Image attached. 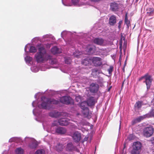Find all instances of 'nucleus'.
I'll return each instance as SVG.
<instances>
[{"label":"nucleus","instance_id":"nucleus-1","mask_svg":"<svg viewBox=\"0 0 154 154\" xmlns=\"http://www.w3.org/2000/svg\"><path fill=\"white\" fill-rule=\"evenodd\" d=\"M35 57L38 63H43L49 59L51 60L52 57L45 51L43 52H37L35 55Z\"/></svg>","mask_w":154,"mask_h":154},{"label":"nucleus","instance_id":"nucleus-2","mask_svg":"<svg viewBox=\"0 0 154 154\" xmlns=\"http://www.w3.org/2000/svg\"><path fill=\"white\" fill-rule=\"evenodd\" d=\"M143 79H145V80L143 81V82L146 83L147 88V89H149L150 88L152 80L151 76L149 75L148 73H146L143 76L140 78L138 80L141 81Z\"/></svg>","mask_w":154,"mask_h":154},{"label":"nucleus","instance_id":"nucleus-3","mask_svg":"<svg viewBox=\"0 0 154 154\" xmlns=\"http://www.w3.org/2000/svg\"><path fill=\"white\" fill-rule=\"evenodd\" d=\"M154 132V129L152 126L147 127L145 128L143 131V135L147 137H151Z\"/></svg>","mask_w":154,"mask_h":154},{"label":"nucleus","instance_id":"nucleus-4","mask_svg":"<svg viewBox=\"0 0 154 154\" xmlns=\"http://www.w3.org/2000/svg\"><path fill=\"white\" fill-rule=\"evenodd\" d=\"M102 59L98 57H94L91 59V61L94 65L98 67L101 66L102 64Z\"/></svg>","mask_w":154,"mask_h":154},{"label":"nucleus","instance_id":"nucleus-5","mask_svg":"<svg viewBox=\"0 0 154 154\" xmlns=\"http://www.w3.org/2000/svg\"><path fill=\"white\" fill-rule=\"evenodd\" d=\"M99 88V85L96 83H92L90 85V91L92 93H96Z\"/></svg>","mask_w":154,"mask_h":154},{"label":"nucleus","instance_id":"nucleus-6","mask_svg":"<svg viewBox=\"0 0 154 154\" xmlns=\"http://www.w3.org/2000/svg\"><path fill=\"white\" fill-rule=\"evenodd\" d=\"M81 134L78 131L74 132L72 135L73 140L75 142H78L81 140Z\"/></svg>","mask_w":154,"mask_h":154},{"label":"nucleus","instance_id":"nucleus-7","mask_svg":"<svg viewBox=\"0 0 154 154\" xmlns=\"http://www.w3.org/2000/svg\"><path fill=\"white\" fill-rule=\"evenodd\" d=\"M71 98L68 96H64L61 97L60 99L61 103L68 105L70 103Z\"/></svg>","mask_w":154,"mask_h":154},{"label":"nucleus","instance_id":"nucleus-8","mask_svg":"<svg viewBox=\"0 0 154 154\" xmlns=\"http://www.w3.org/2000/svg\"><path fill=\"white\" fill-rule=\"evenodd\" d=\"M69 121L67 118H62L58 120V123L60 125L65 126L69 124Z\"/></svg>","mask_w":154,"mask_h":154},{"label":"nucleus","instance_id":"nucleus-9","mask_svg":"<svg viewBox=\"0 0 154 154\" xmlns=\"http://www.w3.org/2000/svg\"><path fill=\"white\" fill-rule=\"evenodd\" d=\"M45 98L48 99L45 97H42L41 98L42 102L41 104V106L42 108L45 109H46L48 104L49 103V101H46Z\"/></svg>","mask_w":154,"mask_h":154},{"label":"nucleus","instance_id":"nucleus-10","mask_svg":"<svg viewBox=\"0 0 154 154\" xmlns=\"http://www.w3.org/2000/svg\"><path fill=\"white\" fill-rule=\"evenodd\" d=\"M75 147L72 143H69L67 144L66 149L67 151L72 152L75 150Z\"/></svg>","mask_w":154,"mask_h":154},{"label":"nucleus","instance_id":"nucleus-11","mask_svg":"<svg viewBox=\"0 0 154 154\" xmlns=\"http://www.w3.org/2000/svg\"><path fill=\"white\" fill-rule=\"evenodd\" d=\"M86 102L89 106H93L96 103L95 99L93 97H89Z\"/></svg>","mask_w":154,"mask_h":154},{"label":"nucleus","instance_id":"nucleus-12","mask_svg":"<svg viewBox=\"0 0 154 154\" xmlns=\"http://www.w3.org/2000/svg\"><path fill=\"white\" fill-rule=\"evenodd\" d=\"M104 41V40L101 38H95L93 40V42L94 44L99 45H102Z\"/></svg>","mask_w":154,"mask_h":154},{"label":"nucleus","instance_id":"nucleus-13","mask_svg":"<svg viewBox=\"0 0 154 154\" xmlns=\"http://www.w3.org/2000/svg\"><path fill=\"white\" fill-rule=\"evenodd\" d=\"M116 23V18L115 15H112L109 18V23L110 25L114 26Z\"/></svg>","mask_w":154,"mask_h":154},{"label":"nucleus","instance_id":"nucleus-14","mask_svg":"<svg viewBox=\"0 0 154 154\" xmlns=\"http://www.w3.org/2000/svg\"><path fill=\"white\" fill-rule=\"evenodd\" d=\"M51 51L54 54H60L61 53V49L58 48L56 46L52 47L51 48Z\"/></svg>","mask_w":154,"mask_h":154},{"label":"nucleus","instance_id":"nucleus-15","mask_svg":"<svg viewBox=\"0 0 154 154\" xmlns=\"http://www.w3.org/2000/svg\"><path fill=\"white\" fill-rule=\"evenodd\" d=\"M110 9L113 11H117L118 9V5L116 2H112L110 3Z\"/></svg>","mask_w":154,"mask_h":154},{"label":"nucleus","instance_id":"nucleus-16","mask_svg":"<svg viewBox=\"0 0 154 154\" xmlns=\"http://www.w3.org/2000/svg\"><path fill=\"white\" fill-rule=\"evenodd\" d=\"M66 131L65 128L62 127H59L56 129V132L60 134H63Z\"/></svg>","mask_w":154,"mask_h":154},{"label":"nucleus","instance_id":"nucleus-17","mask_svg":"<svg viewBox=\"0 0 154 154\" xmlns=\"http://www.w3.org/2000/svg\"><path fill=\"white\" fill-rule=\"evenodd\" d=\"M141 147V144L140 142H137L133 143V149L140 150Z\"/></svg>","mask_w":154,"mask_h":154},{"label":"nucleus","instance_id":"nucleus-18","mask_svg":"<svg viewBox=\"0 0 154 154\" xmlns=\"http://www.w3.org/2000/svg\"><path fill=\"white\" fill-rule=\"evenodd\" d=\"M54 149L57 152L62 151L63 149V145L60 143H58L54 146Z\"/></svg>","mask_w":154,"mask_h":154},{"label":"nucleus","instance_id":"nucleus-19","mask_svg":"<svg viewBox=\"0 0 154 154\" xmlns=\"http://www.w3.org/2000/svg\"><path fill=\"white\" fill-rule=\"evenodd\" d=\"M82 112L84 116L88 118L90 116V114L88 108L82 110Z\"/></svg>","mask_w":154,"mask_h":154},{"label":"nucleus","instance_id":"nucleus-20","mask_svg":"<svg viewBox=\"0 0 154 154\" xmlns=\"http://www.w3.org/2000/svg\"><path fill=\"white\" fill-rule=\"evenodd\" d=\"M46 101H49V103L53 104H57L59 103V101L58 100H56L54 99H45Z\"/></svg>","mask_w":154,"mask_h":154},{"label":"nucleus","instance_id":"nucleus-21","mask_svg":"<svg viewBox=\"0 0 154 154\" xmlns=\"http://www.w3.org/2000/svg\"><path fill=\"white\" fill-rule=\"evenodd\" d=\"M125 23L127 25V27L128 28L130 26V21L128 19V13L125 14Z\"/></svg>","mask_w":154,"mask_h":154},{"label":"nucleus","instance_id":"nucleus-22","mask_svg":"<svg viewBox=\"0 0 154 154\" xmlns=\"http://www.w3.org/2000/svg\"><path fill=\"white\" fill-rule=\"evenodd\" d=\"M143 102L142 101H138L136 103L134 107L135 108H137L139 109L143 105Z\"/></svg>","mask_w":154,"mask_h":154},{"label":"nucleus","instance_id":"nucleus-23","mask_svg":"<svg viewBox=\"0 0 154 154\" xmlns=\"http://www.w3.org/2000/svg\"><path fill=\"white\" fill-rule=\"evenodd\" d=\"M24 150L21 147L17 148L15 150L16 154H23Z\"/></svg>","mask_w":154,"mask_h":154},{"label":"nucleus","instance_id":"nucleus-24","mask_svg":"<svg viewBox=\"0 0 154 154\" xmlns=\"http://www.w3.org/2000/svg\"><path fill=\"white\" fill-rule=\"evenodd\" d=\"M60 114L58 112H52L49 113L50 116L52 117L57 118L59 117Z\"/></svg>","mask_w":154,"mask_h":154},{"label":"nucleus","instance_id":"nucleus-25","mask_svg":"<svg viewBox=\"0 0 154 154\" xmlns=\"http://www.w3.org/2000/svg\"><path fill=\"white\" fill-rule=\"evenodd\" d=\"M88 106L86 101L82 102L80 103V106L82 110L88 108Z\"/></svg>","mask_w":154,"mask_h":154},{"label":"nucleus","instance_id":"nucleus-26","mask_svg":"<svg viewBox=\"0 0 154 154\" xmlns=\"http://www.w3.org/2000/svg\"><path fill=\"white\" fill-rule=\"evenodd\" d=\"M147 14L149 16H152L154 13V9L153 8H148L147 10Z\"/></svg>","mask_w":154,"mask_h":154},{"label":"nucleus","instance_id":"nucleus-27","mask_svg":"<svg viewBox=\"0 0 154 154\" xmlns=\"http://www.w3.org/2000/svg\"><path fill=\"white\" fill-rule=\"evenodd\" d=\"M37 146V144L35 141L32 142L29 145V148L31 149H35Z\"/></svg>","mask_w":154,"mask_h":154},{"label":"nucleus","instance_id":"nucleus-28","mask_svg":"<svg viewBox=\"0 0 154 154\" xmlns=\"http://www.w3.org/2000/svg\"><path fill=\"white\" fill-rule=\"evenodd\" d=\"M154 117V109H152L149 113L146 115V117L148 118Z\"/></svg>","mask_w":154,"mask_h":154},{"label":"nucleus","instance_id":"nucleus-29","mask_svg":"<svg viewBox=\"0 0 154 154\" xmlns=\"http://www.w3.org/2000/svg\"><path fill=\"white\" fill-rule=\"evenodd\" d=\"M38 52H43L45 51H46L43 45H38Z\"/></svg>","mask_w":154,"mask_h":154},{"label":"nucleus","instance_id":"nucleus-30","mask_svg":"<svg viewBox=\"0 0 154 154\" xmlns=\"http://www.w3.org/2000/svg\"><path fill=\"white\" fill-rule=\"evenodd\" d=\"M147 118L146 117V115H144L143 116H140L136 119L134 121H136L137 122H139L141 121V120L144 119L145 118Z\"/></svg>","mask_w":154,"mask_h":154},{"label":"nucleus","instance_id":"nucleus-31","mask_svg":"<svg viewBox=\"0 0 154 154\" xmlns=\"http://www.w3.org/2000/svg\"><path fill=\"white\" fill-rule=\"evenodd\" d=\"M82 53L78 51H76V52H74L73 54L74 57H79L81 54Z\"/></svg>","mask_w":154,"mask_h":154},{"label":"nucleus","instance_id":"nucleus-32","mask_svg":"<svg viewBox=\"0 0 154 154\" xmlns=\"http://www.w3.org/2000/svg\"><path fill=\"white\" fill-rule=\"evenodd\" d=\"M35 153V154H45V152L43 149H38L36 151Z\"/></svg>","mask_w":154,"mask_h":154},{"label":"nucleus","instance_id":"nucleus-33","mask_svg":"<svg viewBox=\"0 0 154 154\" xmlns=\"http://www.w3.org/2000/svg\"><path fill=\"white\" fill-rule=\"evenodd\" d=\"M88 60V58L84 59L82 61L83 64L85 66H87V65L89 63Z\"/></svg>","mask_w":154,"mask_h":154},{"label":"nucleus","instance_id":"nucleus-34","mask_svg":"<svg viewBox=\"0 0 154 154\" xmlns=\"http://www.w3.org/2000/svg\"><path fill=\"white\" fill-rule=\"evenodd\" d=\"M29 51L30 53H35L37 51V49L35 47L32 46L30 47Z\"/></svg>","mask_w":154,"mask_h":154},{"label":"nucleus","instance_id":"nucleus-35","mask_svg":"<svg viewBox=\"0 0 154 154\" xmlns=\"http://www.w3.org/2000/svg\"><path fill=\"white\" fill-rule=\"evenodd\" d=\"M65 62L66 63L70 64L71 63V60L69 57H66L65 58Z\"/></svg>","mask_w":154,"mask_h":154},{"label":"nucleus","instance_id":"nucleus-36","mask_svg":"<svg viewBox=\"0 0 154 154\" xmlns=\"http://www.w3.org/2000/svg\"><path fill=\"white\" fill-rule=\"evenodd\" d=\"M140 152V150L132 149L131 152V154H139Z\"/></svg>","mask_w":154,"mask_h":154},{"label":"nucleus","instance_id":"nucleus-37","mask_svg":"<svg viewBox=\"0 0 154 154\" xmlns=\"http://www.w3.org/2000/svg\"><path fill=\"white\" fill-rule=\"evenodd\" d=\"M25 60L26 62H30L32 60V57L29 56H27L25 58Z\"/></svg>","mask_w":154,"mask_h":154},{"label":"nucleus","instance_id":"nucleus-38","mask_svg":"<svg viewBox=\"0 0 154 154\" xmlns=\"http://www.w3.org/2000/svg\"><path fill=\"white\" fill-rule=\"evenodd\" d=\"M135 138V136L133 134H130L128 137V139L130 140H133Z\"/></svg>","mask_w":154,"mask_h":154},{"label":"nucleus","instance_id":"nucleus-39","mask_svg":"<svg viewBox=\"0 0 154 154\" xmlns=\"http://www.w3.org/2000/svg\"><path fill=\"white\" fill-rule=\"evenodd\" d=\"M113 67L112 66H110L109 68L107 70L109 74H110L112 72Z\"/></svg>","mask_w":154,"mask_h":154},{"label":"nucleus","instance_id":"nucleus-40","mask_svg":"<svg viewBox=\"0 0 154 154\" xmlns=\"http://www.w3.org/2000/svg\"><path fill=\"white\" fill-rule=\"evenodd\" d=\"M58 123H59L58 121H54V122L53 123H52V125L53 126H56L58 125Z\"/></svg>","mask_w":154,"mask_h":154},{"label":"nucleus","instance_id":"nucleus-41","mask_svg":"<svg viewBox=\"0 0 154 154\" xmlns=\"http://www.w3.org/2000/svg\"><path fill=\"white\" fill-rule=\"evenodd\" d=\"M79 0H72V3L74 5H76L79 2Z\"/></svg>","mask_w":154,"mask_h":154},{"label":"nucleus","instance_id":"nucleus-42","mask_svg":"<svg viewBox=\"0 0 154 154\" xmlns=\"http://www.w3.org/2000/svg\"><path fill=\"white\" fill-rule=\"evenodd\" d=\"M51 63L52 64H54L56 62V60L55 59H51Z\"/></svg>","mask_w":154,"mask_h":154},{"label":"nucleus","instance_id":"nucleus-43","mask_svg":"<svg viewBox=\"0 0 154 154\" xmlns=\"http://www.w3.org/2000/svg\"><path fill=\"white\" fill-rule=\"evenodd\" d=\"M122 23V20L119 21V22L118 23V27L119 29H120L121 27V25Z\"/></svg>","mask_w":154,"mask_h":154},{"label":"nucleus","instance_id":"nucleus-44","mask_svg":"<svg viewBox=\"0 0 154 154\" xmlns=\"http://www.w3.org/2000/svg\"><path fill=\"white\" fill-rule=\"evenodd\" d=\"M76 100L78 102L79 101V99H80V97L79 96H78L76 97H75Z\"/></svg>","mask_w":154,"mask_h":154},{"label":"nucleus","instance_id":"nucleus-45","mask_svg":"<svg viewBox=\"0 0 154 154\" xmlns=\"http://www.w3.org/2000/svg\"><path fill=\"white\" fill-rule=\"evenodd\" d=\"M92 2H99L100 1V0H89Z\"/></svg>","mask_w":154,"mask_h":154},{"label":"nucleus","instance_id":"nucleus-46","mask_svg":"<svg viewBox=\"0 0 154 154\" xmlns=\"http://www.w3.org/2000/svg\"><path fill=\"white\" fill-rule=\"evenodd\" d=\"M88 139V137H85L83 139L84 141H87Z\"/></svg>","mask_w":154,"mask_h":154},{"label":"nucleus","instance_id":"nucleus-47","mask_svg":"<svg viewBox=\"0 0 154 154\" xmlns=\"http://www.w3.org/2000/svg\"><path fill=\"white\" fill-rule=\"evenodd\" d=\"M127 60V58L126 59V60H125V61L124 64V67H125V66L126 65Z\"/></svg>","mask_w":154,"mask_h":154},{"label":"nucleus","instance_id":"nucleus-48","mask_svg":"<svg viewBox=\"0 0 154 154\" xmlns=\"http://www.w3.org/2000/svg\"><path fill=\"white\" fill-rule=\"evenodd\" d=\"M98 71V70L96 69H94L93 70V72H97Z\"/></svg>","mask_w":154,"mask_h":154},{"label":"nucleus","instance_id":"nucleus-49","mask_svg":"<svg viewBox=\"0 0 154 154\" xmlns=\"http://www.w3.org/2000/svg\"><path fill=\"white\" fill-rule=\"evenodd\" d=\"M135 121V120H134L133 121H132V124H135V123H136L137 122H136V121Z\"/></svg>","mask_w":154,"mask_h":154},{"label":"nucleus","instance_id":"nucleus-50","mask_svg":"<svg viewBox=\"0 0 154 154\" xmlns=\"http://www.w3.org/2000/svg\"><path fill=\"white\" fill-rule=\"evenodd\" d=\"M125 67H124V66L123 68H122V70L123 71V72H125Z\"/></svg>","mask_w":154,"mask_h":154},{"label":"nucleus","instance_id":"nucleus-51","mask_svg":"<svg viewBox=\"0 0 154 154\" xmlns=\"http://www.w3.org/2000/svg\"><path fill=\"white\" fill-rule=\"evenodd\" d=\"M89 51H91L92 50V48H90L89 49Z\"/></svg>","mask_w":154,"mask_h":154},{"label":"nucleus","instance_id":"nucleus-52","mask_svg":"<svg viewBox=\"0 0 154 154\" xmlns=\"http://www.w3.org/2000/svg\"><path fill=\"white\" fill-rule=\"evenodd\" d=\"M111 88V87H110L108 89V91H110Z\"/></svg>","mask_w":154,"mask_h":154},{"label":"nucleus","instance_id":"nucleus-53","mask_svg":"<svg viewBox=\"0 0 154 154\" xmlns=\"http://www.w3.org/2000/svg\"><path fill=\"white\" fill-rule=\"evenodd\" d=\"M152 143L153 144H154V139L152 141Z\"/></svg>","mask_w":154,"mask_h":154},{"label":"nucleus","instance_id":"nucleus-54","mask_svg":"<svg viewBox=\"0 0 154 154\" xmlns=\"http://www.w3.org/2000/svg\"><path fill=\"white\" fill-rule=\"evenodd\" d=\"M138 1H139V0H136L135 2L137 3L138 2Z\"/></svg>","mask_w":154,"mask_h":154},{"label":"nucleus","instance_id":"nucleus-55","mask_svg":"<svg viewBox=\"0 0 154 154\" xmlns=\"http://www.w3.org/2000/svg\"><path fill=\"white\" fill-rule=\"evenodd\" d=\"M125 148V143L124 144V149Z\"/></svg>","mask_w":154,"mask_h":154}]
</instances>
